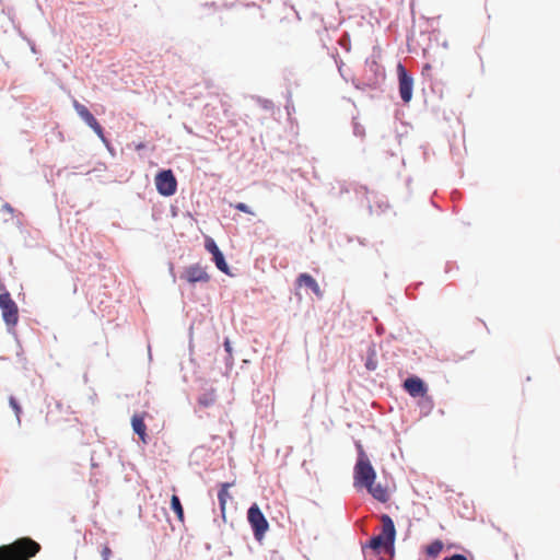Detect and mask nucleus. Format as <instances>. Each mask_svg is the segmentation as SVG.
Segmentation results:
<instances>
[{
    "label": "nucleus",
    "mask_w": 560,
    "mask_h": 560,
    "mask_svg": "<svg viewBox=\"0 0 560 560\" xmlns=\"http://www.w3.org/2000/svg\"><path fill=\"white\" fill-rule=\"evenodd\" d=\"M357 460L353 467V486L357 489L372 486L376 480V471L360 441L355 442Z\"/></svg>",
    "instance_id": "obj_2"
},
{
    "label": "nucleus",
    "mask_w": 560,
    "mask_h": 560,
    "mask_svg": "<svg viewBox=\"0 0 560 560\" xmlns=\"http://www.w3.org/2000/svg\"><path fill=\"white\" fill-rule=\"evenodd\" d=\"M246 7H247V11H250V14H257L260 9L259 7H257L255 4V2H249V1H247Z\"/></svg>",
    "instance_id": "obj_29"
},
{
    "label": "nucleus",
    "mask_w": 560,
    "mask_h": 560,
    "mask_svg": "<svg viewBox=\"0 0 560 560\" xmlns=\"http://www.w3.org/2000/svg\"><path fill=\"white\" fill-rule=\"evenodd\" d=\"M40 550V545L30 537L19 538L0 547V560H30Z\"/></svg>",
    "instance_id": "obj_3"
},
{
    "label": "nucleus",
    "mask_w": 560,
    "mask_h": 560,
    "mask_svg": "<svg viewBox=\"0 0 560 560\" xmlns=\"http://www.w3.org/2000/svg\"><path fill=\"white\" fill-rule=\"evenodd\" d=\"M73 108L77 114L84 120V122L93 129V131L104 141V131L102 126L98 124L96 118L91 114V112L78 101H73Z\"/></svg>",
    "instance_id": "obj_8"
},
{
    "label": "nucleus",
    "mask_w": 560,
    "mask_h": 560,
    "mask_svg": "<svg viewBox=\"0 0 560 560\" xmlns=\"http://www.w3.org/2000/svg\"><path fill=\"white\" fill-rule=\"evenodd\" d=\"M406 294H407V295H410V287H408V288L406 289Z\"/></svg>",
    "instance_id": "obj_39"
},
{
    "label": "nucleus",
    "mask_w": 560,
    "mask_h": 560,
    "mask_svg": "<svg viewBox=\"0 0 560 560\" xmlns=\"http://www.w3.org/2000/svg\"><path fill=\"white\" fill-rule=\"evenodd\" d=\"M442 560H467V557L463 553H453L444 557Z\"/></svg>",
    "instance_id": "obj_26"
},
{
    "label": "nucleus",
    "mask_w": 560,
    "mask_h": 560,
    "mask_svg": "<svg viewBox=\"0 0 560 560\" xmlns=\"http://www.w3.org/2000/svg\"><path fill=\"white\" fill-rule=\"evenodd\" d=\"M298 284L300 287H305V288L310 289L318 298H322V295H323V292H322L317 281L310 273H306V272L301 273L298 277Z\"/></svg>",
    "instance_id": "obj_13"
},
{
    "label": "nucleus",
    "mask_w": 560,
    "mask_h": 560,
    "mask_svg": "<svg viewBox=\"0 0 560 560\" xmlns=\"http://www.w3.org/2000/svg\"><path fill=\"white\" fill-rule=\"evenodd\" d=\"M352 129H353V135L355 137H360V138H363L364 135H365V129L364 127L358 122V121H352Z\"/></svg>",
    "instance_id": "obj_23"
},
{
    "label": "nucleus",
    "mask_w": 560,
    "mask_h": 560,
    "mask_svg": "<svg viewBox=\"0 0 560 560\" xmlns=\"http://www.w3.org/2000/svg\"><path fill=\"white\" fill-rule=\"evenodd\" d=\"M110 549L109 547H104L103 550H102V557H103V560H108L109 556H110Z\"/></svg>",
    "instance_id": "obj_33"
},
{
    "label": "nucleus",
    "mask_w": 560,
    "mask_h": 560,
    "mask_svg": "<svg viewBox=\"0 0 560 560\" xmlns=\"http://www.w3.org/2000/svg\"><path fill=\"white\" fill-rule=\"evenodd\" d=\"M382 530L377 535L371 536L365 542L361 544L362 553L366 558V549H371L374 555L382 552H395L396 527L393 518L388 514L381 515Z\"/></svg>",
    "instance_id": "obj_1"
},
{
    "label": "nucleus",
    "mask_w": 560,
    "mask_h": 560,
    "mask_svg": "<svg viewBox=\"0 0 560 560\" xmlns=\"http://www.w3.org/2000/svg\"><path fill=\"white\" fill-rule=\"evenodd\" d=\"M350 190H352V186L351 184H346L343 183L341 186H340V192L343 194V192H349Z\"/></svg>",
    "instance_id": "obj_34"
},
{
    "label": "nucleus",
    "mask_w": 560,
    "mask_h": 560,
    "mask_svg": "<svg viewBox=\"0 0 560 560\" xmlns=\"http://www.w3.org/2000/svg\"><path fill=\"white\" fill-rule=\"evenodd\" d=\"M398 91L404 104L410 103L413 95V77L401 63H397Z\"/></svg>",
    "instance_id": "obj_6"
},
{
    "label": "nucleus",
    "mask_w": 560,
    "mask_h": 560,
    "mask_svg": "<svg viewBox=\"0 0 560 560\" xmlns=\"http://www.w3.org/2000/svg\"><path fill=\"white\" fill-rule=\"evenodd\" d=\"M431 69H432V67H431V65H430V63H424V65L422 66V69H421V75H422L423 78H429V77H430Z\"/></svg>",
    "instance_id": "obj_30"
},
{
    "label": "nucleus",
    "mask_w": 560,
    "mask_h": 560,
    "mask_svg": "<svg viewBox=\"0 0 560 560\" xmlns=\"http://www.w3.org/2000/svg\"><path fill=\"white\" fill-rule=\"evenodd\" d=\"M373 322L375 323V330L378 335H382L384 334V327L382 326V324H378L377 323V319L378 317H372Z\"/></svg>",
    "instance_id": "obj_32"
},
{
    "label": "nucleus",
    "mask_w": 560,
    "mask_h": 560,
    "mask_svg": "<svg viewBox=\"0 0 560 560\" xmlns=\"http://www.w3.org/2000/svg\"><path fill=\"white\" fill-rule=\"evenodd\" d=\"M3 209H4L5 211L10 212V213H12V212H13V208H12L9 203H5V205L3 206Z\"/></svg>",
    "instance_id": "obj_36"
},
{
    "label": "nucleus",
    "mask_w": 560,
    "mask_h": 560,
    "mask_svg": "<svg viewBox=\"0 0 560 560\" xmlns=\"http://www.w3.org/2000/svg\"><path fill=\"white\" fill-rule=\"evenodd\" d=\"M257 102L261 104V107L266 110H270L273 108V103L270 100H261L259 97L255 98Z\"/></svg>",
    "instance_id": "obj_24"
},
{
    "label": "nucleus",
    "mask_w": 560,
    "mask_h": 560,
    "mask_svg": "<svg viewBox=\"0 0 560 560\" xmlns=\"http://www.w3.org/2000/svg\"><path fill=\"white\" fill-rule=\"evenodd\" d=\"M142 148H143V144H139V145H137V149H138V150H140V149H142Z\"/></svg>",
    "instance_id": "obj_41"
},
{
    "label": "nucleus",
    "mask_w": 560,
    "mask_h": 560,
    "mask_svg": "<svg viewBox=\"0 0 560 560\" xmlns=\"http://www.w3.org/2000/svg\"><path fill=\"white\" fill-rule=\"evenodd\" d=\"M402 387L413 398L424 397L428 393L427 383L417 375L408 376Z\"/></svg>",
    "instance_id": "obj_9"
},
{
    "label": "nucleus",
    "mask_w": 560,
    "mask_h": 560,
    "mask_svg": "<svg viewBox=\"0 0 560 560\" xmlns=\"http://www.w3.org/2000/svg\"><path fill=\"white\" fill-rule=\"evenodd\" d=\"M224 345H225V349H226V351H228V352H230V351H231V349H230V342H229V341H225V343H224Z\"/></svg>",
    "instance_id": "obj_38"
},
{
    "label": "nucleus",
    "mask_w": 560,
    "mask_h": 560,
    "mask_svg": "<svg viewBox=\"0 0 560 560\" xmlns=\"http://www.w3.org/2000/svg\"><path fill=\"white\" fill-rule=\"evenodd\" d=\"M156 190L160 195L170 197L176 192L177 180L171 170L161 171L154 178Z\"/></svg>",
    "instance_id": "obj_7"
},
{
    "label": "nucleus",
    "mask_w": 560,
    "mask_h": 560,
    "mask_svg": "<svg viewBox=\"0 0 560 560\" xmlns=\"http://www.w3.org/2000/svg\"><path fill=\"white\" fill-rule=\"evenodd\" d=\"M444 544L440 539H434L425 547V553L430 558H436L443 550Z\"/></svg>",
    "instance_id": "obj_16"
},
{
    "label": "nucleus",
    "mask_w": 560,
    "mask_h": 560,
    "mask_svg": "<svg viewBox=\"0 0 560 560\" xmlns=\"http://www.w3.org/2000/svg\"><path fill=\"white\" fill-rule=\"evenodd\" d=\"M0 310L2 315H18V305L7 291L0 293Z\"/></svg>",
    "instance_id": "obj_12"
},
{
    "label": "nucleus",
    "mask_w": 560,
    "mask_h": 560,
    "mask_svg": "<svg viewBox=\"0 0 560 560\" xmlns=\"http://www.w3.org/2000/svg\"><path fill=\"white\" fill-rule=\"evenodd\" d=\"M369 491V493L378 502L385 503L388 501L389 495L386 487L381 483H373L372 486L363 487Z\"/></svg>",
    "instance_id": "obj_14"
},
{
    "label": "nucleus",
    "mask_w": 560,
    "mask_h": 560,
    "mask_svg": "<svg viewBox=\"0 0 560 560\" xmlns=\"http://www.w3.org/2000/svg\"><path fill=\"white\" fill-rule=\"evenodd\" d=\"M386 79L385 69L374 57L365 60L363 81L355 84L357 89L378 90Z\"/></svg>",
    "instance_id": "obj_4"
},
{
    "label": "nucleus",
    "mask_w": 560,
    "mask_h": 560,
    "mask_svg": "<svg viewBox=\"0 0 560 560\" xmlns=\"http://www.w3.org/2000/svg\"><path fill=\"white\" fill-rule=\"evenodd\" d=\"M421 401L419 402V406L422 410H425L429 412L433 408V400L429 396L420 397Z\"/></svg>",
    "instance_id": "obj_22"
},
{
    "label": "nucleus",
    "mask_w": 560,
    "mask_h": 560,
    "mask_svg": "<svg viewBox=\"0 0 560 560\" xmlns=\"http://www.w3.org/2000/svg\"><path fill=\"white\" fill-rule=\"evenodd\" d=\"M364 366L368 371L371 372L377 369V351L376 345L374 342H371L368 346Z\"/></svg>",
    "instance_id": "obj_15"
},
{
    "label": "nucleus",
    "mask_w": 560,
    "mask_h": 560,
    "mask_svg": "<svg viewBox=\"0 0 560 560\" xmlns=\"http://www.w3.org/2000/svg\"><path fill=\"white\" fill-rule=\"evenodd\" d=\"M9 402H10V406L13 408V410L15 411L16 416L19 417L20 412H21V407L19 406L18 401L15 400L14 397H10L9 399Z\"/></svg>",
    "instance_id": "obj_27"
},
{
    "label": "nucleus",
    "mask_w": 560,
    "mask_h": 560,
    "mask_svg": "<svg viewBox=\"0 0 560 560\" xmlns=\"http://www.w3.org/2000/svg\"><path fill=\"white\" fill-rule=\"evenodd\" d=\"M229 487H230L229 483H223L221 489H220V491H219V493H218V498H219V502H220V506H221V512H222L223 518L225 517L226 502H228V500L232 499L229 495V492H228Z\"/></svg>",
    "instance_id": "obj_17"
},
{
    "label": "nucleus",
    "mask_w": 560,
    "mask_h": 560,
    "mask_svg": "<svg viewBox=\"0 0 560 560\" xmlns=\"http://www.w3.org/2000/svg\"><path fill=\"white\" fill-rule=\"evenodd\" d=\"M247 523L250 526L254 538L258 542H261L270 526L268 520L256 502L252 503L247 509Z\"/></svg>",
    "instance_id": "obj_5"
},
{
    "label": "nucleus",
    "mask_w": 560,
    "mask_h": 560,
    "mask_svg": "<svg viewBox=\"0 0 560 560\" xmlns=\"http://www.w3.org/2000/svg\"><path fill=\"white\" fill-rule=\"evenodd\" d=\"M375 203H376L380 212H384V211H386L389 208L388 202L386 200H383V199L382 200H377Z\"/></svg>",
    "instance_id": "obj_28"
},
{
    "label": "nucleus",
    "mask_w": 560,
    "mask_h": 560,
    "mask_svg": "<svg viewBox=\"0 0 560 560\" xmlns=\"http://www.w3.org/2000/svg\"><path fill=\"white\" fill-rule=\"evenodd\" d=\"M205 246L206 249L212 254V256H215L221 252L217 246L215 242L211 237L206 238Z\"/></svg>",
    "instance_id": "obj_21"
},
{
    "label": "nucleus",
    "mask_w": 560,
    "mask_h": 560,
    "mask_svg": "<svg viewBox=\"0 0 560 560\" xmlns=\"http://www.w3.org/2000/svg\"><path fill=\"white\" fill-rule=\"evenodd\" d=\"M213 260L219 270H221L222 272L229 273L228 264L225 262V259L221 252L218 255L213 256Z\"/></svg>",
    "instance_id": "obj_20"
},
{
    "label": "nucleus",
    "mask_w": 560,
    "mask_h": 560,
    "mask_svg": "<svg viewBox=\"0 0 560 560\" xmlns=\"http://www.w3.org/2000/svg\"><path fill=\"white\" fill-rule=\"evenodd\" d=\"M246 212H247V214H253V212L250 211V209L248 207L246 209Z\"/></svg>",
    "instance_id": "obj_40"
},
{
    "label": "nucleus",
    "mask_w": 560,
    "mask_h": 560,
    "mask_svg": "<svg viewBox=\"0 0 560 560\" xmlns=\"http://www.w3.org/2000/svg\"><path fill=\"white\" fill-rule=\"evenodd\" d=\"M171 508L175 512L177 518L180 522H184V510H183L180 500H179V498L176 494L172 495Z\"/></svg>",
    "instance_id": "obj_19"
},
{
    "label": "nucleus",
    "mask_w": 560,
    "mask_h": 560,
    "mask_svg": "<svg viewBox=\"0 0 560 560\" xmlns=\"http://www.w3.org/2000/svg\"><path fill=\"white\" fill-rule=\"evenodd\" d=\"M284 107H285L287 114L289 116L291 115L292 112H294V105H293L290 92H288V100H287V103H285Z\"/></svg>",
    "instance_id": "obj_25"
},
{
    "label": "nucleus",
    "mask_w": 560,
    "mask_h": 560,
    "mask_svg": "<svg viewBox=\"0 0 560 560\" xmlns=\"http://www.w3.org/2000/svg\"><path fill=\"white\" fill-rule=\"evenodd\" d=\"M213 400L214 398L212 396H203L199 398V402L203 406H209L210 404L213 402Z\"/></svg>",
    "instance_id": "obj_31"
},
{
    "label": "nucleus",
    "mask_w": 560,
    "mask_h": 560,
    "mask_svg": "<svg viewBox=\"0 0 560 560\" xmlns=\"http://www.w3.org/2000/svg\"><path fill=\"white\" fill-rule=\"evenodd\" d=\"M236 208L241 211H245V203H238Z\"/></svg>",
    "instance_id": "obj_37"
},
{
    "label": "nucleus",
    "mask_w": 560,
    "mask_h": 560,
    "mask_svg": "<svg viewBox=\"0 0 560 560\" xmlns=\"http://www.w3.org/2000/svg\"><path fill=\"white\" fill-rule=\"evenodd\" d=\"M145 412L135 413L131 418L132 430L139 435L143 443H147V425L144 423Z\"/></svg>",
    "instance_id": "obj_11"
},
{
    "label": "nucleus",
    "mask_w": 560,
    "mask_h": 560,
    "mask_svg": "<svg viewBox=\"0 0 560 560\" xmlns=\"http://www.w3.org/2000/svg\"><path fill=\"white\" fill-rule=\"evenodd\" d=\"M182 278L185 279L189 283L196 282H208L209 275L206 270L199 265H192L185 269Z\"/></svg>",
    "instance_id": "obj_10"
},
{
    "label": "nucleus",
    "mask_w": 560,
    "mask_h": 560,
    "mask_svg": "<svg viewBox=\"0 0 560 560\" xmlns=\"http://www.w3.org/2000/svg\"><path fill=\"white\" fill-rule=\"evenodd\" d=\"M4 319H5L8 326H14L18 322V317L8 316V317H4Z\"/></svg>",
    "instance_id": "obj_35"
},
{
    "label": "nucleus",
    "mask_w": 560,
    "mask_h": 560,
    "mask_svg": "<svg viewBox=\"0 0 560 560\" xmlns=\"http://www.w3.org/2000/svg\"><path fill=\"white\" fill-rule=\"evenodd\" d=\"M351 186H352V190H353V192H354L357 196L362 195V196L366 199V201H368L369 212H370V213H372V212H373V207H372V205L370 203V200H369V197H368V195H369V189H368V187H366V186H364V185H359V184H351Z\"/></svg>",
    "instance_id": "obj_18"
}]
</instances>
